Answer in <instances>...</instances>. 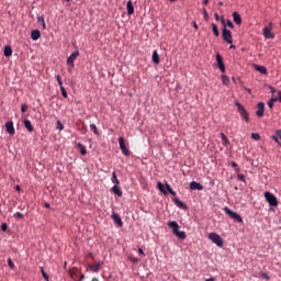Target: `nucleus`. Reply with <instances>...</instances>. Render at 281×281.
<instances>
[{
    "label": "nucleus",
    "mask_w": 281,
    "mask_h": 281,
    "mask_svg": "<svg viewBox=\"0 0 281 281\" xmlns=\"http://www.w3.org/2000/svg\"><path fill=\"white\" fill-rule=\"evenodd\" d=\"M169 227L173 229V234L180 238V240H186L187 234L183 231H180V226L176 221H171L168 223Z\"/></svg>",
    "instance_id": "1"
},
{
    "label": "nucleus",
    "mask_w": 281,
    "mask_h": 281,
    "mask_svg": "<svg viewBox=\"0 0 281 281\" xmlns=\"http://www.w3.org/2000/svg\"><path fill=\"white\" fill-rule=\"evenodd\" d=\"M169 227L173 229V234L180 238V240H186L187 234L183 231H180V226L176 221H171L168 223Z\"/></svg>",
    "instance_id": "2"
},
{
    "label": "nucleus",
    "mask_w": 281,
    "mask_h": 281,
    "mask_svg": "<svg viewBox=\"0 0 281 281\" xmlns=\"http://www.w3.org/2000/svg\"><path fill=\"white\" fill-rule=\"evenodd\" d=\"M235 105L237 106V112L240 115L241 120L248 123L250 121V117L246 108L243 104H240L238 101H235Z\"/></svg>",
    "instance_id": "3"
},
{
    "label": "nucleus",
    "mask_w": 281,
    "mask_h": 281,
    "mask_svg": "<svg viewBox=\"0 0 281 281\" xmlns=\"http://www.w3.org/2000/svg\"><path fill=\"white\" fill-rule=\"evenodd\" d=\"M221 22H222V24H223V30H222V37H223V40H224L226 43H228V44H233L232 32L226 29V24H225L224 18H221Z\"/></svg>",
    "instance_id": "4"
},
{
    "label": "nucleus",
    "mask_w": 281,
    "mask_h": 281,
    "mask_svg": "<svg viewBox=\"0 0 281 281\" xmlns=\"http://www.w3.org/2000/svg\"><path fill=\"white\" fill-rule=\"evenodd\" d=\"M207 238H209V240H211V243H213L217 247L224 246V240L217 233H210Z\"/></svg>",
    "instance_id": "5"
},
{
    "label": "nucleus",
    "mask_w": 281,
    "mask_h": 281,
    "mask_svg": "<svg viewBox=\"0 0 281 281\" xmlns=\"http://www.w3.org/2000/svg\"><path fill=\"white\" fill-rule=\"evenodd\" d=\"M265 199L272 207H277V205H279L277 196L269 191L265 192Z\"/></svg>",
    "instance_id": "6"
},
{
    "label": "nucleus",
    "mask_w": 281,
    "mask_h": 281,
    "mask_svg": "<svg viewBox=\"0 0 281 281\" xmlns=\"http://www.w3.org/2000/svg\"><path fill=\"white\" fill-rule=\"evenodd\" d=\"M273 30V23L270 22L268 26L263 27L262 35L267 40H273L276 37V34L272 33Z\"/></svg>",
    "instance_id": "7"
},
{
    "label": "nucleus",
    "mask_w": 281,
    "mask_h": 281,
    "mask_svg": "<svg viewBox=\"0 0 281 281\" xmlns=\"http://www.w3.org/2000/svg\"><path fill=\"white\" fill-rule=\"evenodd\" d=\"M224 212L225 214H227L228 216H231V218H233L234 221H236L237 223H244L243 217L237 213L232 211L228 207H224Z\"/></svg>",
    "instance_id": "8"
},
{
    "label": "nucleus",
    "mask_w": 281,
    "mask_h": 281,
    "mask_svg": "<svg viewBox=\"0 0 281 281\" xmlns=\"http://www.w3.org/2000/svg\"><path fill=\"white\" fill-rule=\"evenodd\" d=\"M119 147H121V153L125 156H130L131 151L127 149L125 139L123 137H119Z\"/></svg>",
    "instance_id": "9"
},
{
    "label": "nucleus",
    "mask_w": 281,
    "mask_h": 281,
    "mask_svg": "<svg viewBox=\"0 0 281 281\" xmlns=\"http://www.w3.org/2000/svg\"><path fill=\"white\" fill-rule=\"evenodd\" d=\"M79 55L80 53L77 50L76 53L71 54L70 57H68L67 64L69 65V71H71V69L75 67V60Z\"/></svg>",
    "instance_id": "10"
},
{
    "label": "nucleus",
    "mask_w": 281,
    "mask_h": 281,
    "mask_svg": "<svg viewBox=\"0 0 281 281\" xmlns=\"http://www.w3.org/2000/svg\"><path fill=\"white\" fill-rule=\"evenodd\" d=\"M215 58H216L217 67L220 68L221 72L225 74L226 67L223 61V57L221 56V54H216Z\"/></svg>",
    "instance_id": "11"
},
{
    "label": "nucleus",
    "mask_w": 281,
    "mask_h": 281,
    "mask_svg": "<svg viewBox=\"0 0 281 281\" xmlns=\"http://www.w3.org/2000/svg\"><path fill=\"white\" fill-rule=\"evenodd\" d=\"M103 266H104V262L100 261L97 265H90L89 269H90L91 272L98 273L102 269Z\"/></svg>",
    "instance_id": "12"
},
{
    "label": "nucleus",
    "mask_w": 281,
    "mask_h": 281,
    "mask_svg": "<svg viewBox=\"0 0 281 281\" xmlns=\"http://www.w3.org/2000/svg\"><path fill=\"white\" fill-rule=\"evenodd\" d=\"M256 115L258 117H262L265 115V103L263 102H259L257 104V111H256Z\"/></svg>",
    "instance_id": "13"
},
{
    "label": "nucleus",
    "mask_w": 281,
    "mask_h": 281,
    "mask_svg": "<svg viewBox=\"0 0 281 281\" xmlns=\"http://www.w3.org/2000/svg\"><path fill=\"white\" fill-rule=\"evenodd\" d=\"M5 128H7V132L13 136L15 134V130H14V126H13V122L10 121V122H7L5 123Z\"/></svg>",
    "instance_id": "14"
},
{
    "label": "nucleus",
    "mask_w": 281,
    "mask_h": 281,
    "mask_svg": "<svg viewBox=\"0 0 281 281\" xmlns=\"http://www.w3.org/2000/svg\"><path fill=\"white\" fill-rule=\"evenodd\" d=\"M189 188H191V190H199V191L204 190V187L196 181H192Z\"/></svg>",
    "instance_id": "15"
},
{
    "label": "nucleus",
    "mask_w": 281,
    "mask_h": 281,
    "mask_svg": "<svg viewBox=\"0 0 281 281\" xmlns=\"http://www.w3.org/2000/svg\"><path fill=\"white\" fill-rule=\"evenodd\" d=\"M112 218L115 222V224L119 225V227H123L122 218L120 217V215L117 213H113Z\"/></svg>",
    "instance_id": "16"
},
{
    "label": "nucleus",
    "mask_w": 281,
    "mask_h": 281,
    "mask_svg": "<svg viewBox=\"0 0 281 281\" xmlns=\"http://www.w3.org/2000/svg\"><path fill=\"white\" fill-rule=\"evenodd\" d=\"M233 21L237 24L240 25L243 23L241 16L238 12H233Z\"/></svg>",
    "instance_id": "17"
},
{
    "label": "nucleus",
    "mask_w": 281,
    "mask_h": 281,
    "mask_svg": "<svg viewBox=\"0 0 281 281\" xmlns=\"http://www.w3.org/2000/svg\"><path fill=\"white\" fill-rule=\"evenodd\" d=\"M255 70L259 71L262 75L268 74V69L265 66L254 65Z\"/></svg>",
    "instance_id": "18"
},
{
    "label": "nucleus",
    "mask_w": 281,
    "mask_h": 281,
    "mask_svg": "<svg viewBox=\"0 0 281 281\" xmlns=\"http://www.w3.org/2000/svg\"><path fill=\"white\" fill-rule=\"evenodd\" d=\"M112 192H114V194L119 198L123 196V191L120 189L119 184H115L112 188Z\"/></svg>",
    "instance_id": "19"
},
{
    "label": "nucleus",
    "mask_w": 281,
    "mask_h": 281,
    "mask_svg": "<svg viewBox=\"0 0 281 281\" xmlns=\"http://www.w3.org/2000/svg\"><path fill=\"white\" fill-rule=\"evenodd\" d=\"M173 203H176V205H178V207H180L181 210H188L187 204L183 203L180 199H175Z\"/></svg>",
    "instance_id": "20"
},
{
    "label": "nucleus",
    "mask_w": 281,
    "mask_h": 281,
    "mask_svg": "<svg viewBox=\"0 0 281 281\" xmlns=\"http://www.w3.org/2000/svg\"><path fill=\"white\" fill-rule=\"evenodd\" d=\"M135 9H134V4L132 1H127V15H132L134 14Z\"/></svg>",
    "instance_id": "21"
},
{
    "label": "nucleus",
    "mask_w": 281,
    "mask_h": 281,
    "mask_svg": "<svg viewBox=\"0 0 281 281\" xmlns=\"http://www.w3.org/2000/svg\"><path fill=\"white\" fill-rule=\"evenodd\" d=\"M151 60H154V64L158 65L160 63V57L159 54L157 53V50H154L153 55H151Z\"/></svg>",
    "instance_id": "22"
},
{
    "label": "nucleus",
    "mask_w": 281,
    "mask_h": 281,
    "mask_svg": "<svg viewBox=\"0 0 281 281\" xmlns=\"http://www.w3.org/2000/svg\"><path fill=\"white\" fill-rule=\"evenodd\" d=\"M41 37V32L38 30H34L31 34V38L33 41H37Z\"/></svg>",
    "instance_id": "23"
},
{
    "label": "nucleus",
    "mask_w": 281,
    "mask_h": 281,
    "mask_svg": "<svg viewBox=\"0 0 281 281\" xmlns=\"http://www.w3.org/2000/svg\"><path fill=\"white\" fill-rule=\"evenodd\" d=\"M24 125H25L26 130H27L30 133H32V132L34 131V127H33V125H32V123H31L30 120H25V121H24Z\"/></svg>",
    "instance_id": "24"
},
{
    "label": "nucleus",
    "mask_w": 281,
    "mask_h": 281,
    "mask_svg": "<svg viewBox=\"0 0 281 281\" xmlns=\"http://www.w3.org/2000/svg\"><path fill=\"white\" fill-rule=\"evenodd\" d=\"M12 53H13V50H12L11 46L8 45L4 47V56L5 57H11Z\"/></svg>",
    "instance_id": "25"
},
{
    "label": "nucleus",
    "mask_w": 281,
    "mask_h": 281,
    "mask_svg": "<svg viewBox=\"0 0 281 281\" xmlns=\"http://www.w3.org/2000/svg\"><path fill=\"white\" fill-rule=\"evenodd\" d=\"M212 32H213L214 36H216V37L220 36V31L215 23H212Z\"/></svg>",
    "instance_id": "26"
},
{
    "label": "nucleus",
    "mask_w": 281,
    "mask_h": 281,
    "mask_svg": "<svg viewBox=\"0 0 281 281\" xmlns=\"http://www.w3.org/2000/svg\"><path fill=\"white\" fill-rule=\"evenodd\" d=\"M158 190H160V192H162V194H168L166 187L162 182H158Z\"/></svg>",
    "instance_id": "27"
},
{
    "label": "nucleus",
    "mask_w": 281,
    "mask_h": 281,
    "mask_svg": "<svg viewBox=\"0 0 281 281\" xmlns=\"http://www.w3.org/2000/svg\"><path fill=\"white\" fill-rule=\"evenodd\" d=\"M167 188V192H169V194H171L172 196H177L176 191H173V189L171 188V186L169 183L165 184Z\"/></svg>",
    "instance_id": "28"
},
{
    "label": "nucleus",
    "mask_w": 281,
    "mask_h": 281,
    "mask_svg": "<svg viewBox=\"0 0 281 281\" xmlns=\"http://www.w3.org/2000/svg\"><path fill=\"white\" fill-rule=\"evenodd\" d=\"M221 78H222V83L224 86H228L229 85L231 81H229V78L226 75H222Z\"/></svg>",
    "instance_id": "29"
},
{
    "label": "nucleus",
    "mask_w": 281,
    "mask_h": 281,
    "mask_svg": "<svg viewBox=\"0 0 281 281\" xmlns=\"http://www.w3.org/2000/svg\"><path fill=\"white\" fill-rule=\"evenodd\" d=\"M221 138L223 140L224 146H227L231 143L229 139L227 138V136L223 133H221Z\"/></svg>",
    "instance_id": "30"
},
{
    "label": "nucleus",
    "mask_w": 281,
    "mask_h": 281,
    "mask_svg": "<svg viewBox=\"0 0 281 281\" xmlns=\"http://www.w3.org/2000/svg\"><path fill=\"white\" fill-rule=\"evenodd\" d=\"M78 148L80 149L81 155H87L86 146L81 143L78 144Z\"/></svg>",
    "instance_id": "31"
},
{
    "label": "nucleus",
    "mask_w": 281,
    "mask_h": 281,
    "mask_svg": "<svg viewBox=\"0 0 281 281\" xmlns=\"http://www.w3.org/2000/svg\"><path fill=\"white\" fill-rule=\"evenodd\" d=\"M113 183H115V186H120V180L117 179L116 172H113V178H112Z\"/></svg>",
    "instance_id": "32"
},
{
    "label": "nucleus",
    "mask_w": 281,
    "mask_h": 281,
    "mask_svg": "<svg viewBox=\"0 0 281 281\" xmlns=\"http://www.w3.org/2000/svg\"><path fill=\"white\" fill-rule=\"evenodd\" d=\"M37 20L42 24L43 29L45 30L46 29V23H45L44 16H38Z\"/></svg>",
    "instance_id": "33"
},
{
    "label": "nucleus",
    "mask_w": 281,
    "mask_h": 281,
    "mask_svg": "<svg viewBox=\"0 0 281 281\" xmlns=\"http://www.w3.org/2000/svg\"><path fill=\"white\" fill-rule=\"evenodd\" d=\"M276 101H278V98L271 99V100L268 102V106H269L270 109H273Z\"/></svg>",
    "instance_id": "34"
},
{
    "label": "nucleus",
    "mask_w": 281,
    "mask_h": 281,
    "mask_svg": "<svg viewBox=\"0 0 281 281\" xmlns=\"http://www.w3.org/2000/svg\"><path fill=\"white\" fill-rule=\"evenodd\" d=\"M250 137L254 138L255 140H260V139H261L260 134H257V133H252V134L250 135Z\"/></svg>",
    "instance_id": "35"
},
{
    "label": "nucleus",
    "mask_w": 281,
    "mask_h": 281,
    "mask_svg": "<svg viewBox=\"0 0 281 281\" xmlns=\"http://www.w3.org/2000/svg\"><path fill=\"white\" fill-rule=\"evenodd\" d=\"M41 272H42L43 278H44L46 281H49V277H48V274L44 271V268H43V267L41 268Z\"/></svg>",
    "instance_id": "36"
},
{
    "label": "nucleus",
    "mask_w": 281,
    "mask_h": 281,
    "mask_svg": "<svg viewBox=\"0 0 281 281\" xmlns=\"http://www.w3.org/2000/svg\"><path fill=\"white\" fill-rule=\"evenodd\" d=\"M203 19H204L205 21H210V15H209L206 9H203Z\"/></svg>",
    "instance_id": "37"
},
{
    "label": "nucleus",
    "mask_w": 281,
    "mask_h": 281,
    "mask_svg": "<svg viewBox=\"0 0 281 281\" xmlns=\"http://www.w3.org/2000/svg\"><path fill=\"white\" fill-rule=\"evenodd\" d=\"M90 128H91V131L94 132L95 135H99V131H98V127L95 126V124H91Z\"/></svg>",
    "instance_id": "38"
},
{
    "label": "nucleus",
    "mask_w": 281,
    "mask_h": 281,
    "mask_svg": "<svg viewBox=\"0 0 281 281\" xmlns=\"http://www.w3.org/2000/svg\"><path fill=\"white\" fill-rule=\"evenodd\" d=\"M55 78L57 79L59 87H60V88L64 87L63 80H61L60 76H59V75H56Z\"/></svg>",
    "instance_id": "39"
},
{
    "label": "nucleus",
    "mask_w": 281,
    "mask_h": 281,
    "mask_svg": "<svg viewBox=\"0 0 281 281\" xmlns=\"http://www.w3.org/2000/svg\"><path fill=\"white\" fill-rule=\"evenodd\" d=\"M60 90H61V93H63L64 98H68V93H67L64 86L60 87Z\"/></svg>",
    "instance_id": "40"
},
{
    "label": "nucleus",
    "mask_w": 281,
    "mask_h": 281,
    "mask_svg": "<svg viewBox=\"0 0 281 281\" xmlns=\"http://www.w3.org/2000/svg\"><path fill=\"white\" fill-rule=\"evenodd\" d=\"M8 263H9L10 269L13 270L15 268V266H14V263H13L11 258L8 259Z\"/></svg>",
    "instance_id": "41"
},
{
    "label": "nucleus",
    "mask_w": 281,
    "mask_h": 281,
    "mask_svg": "<svg viewBox=\"0 0 281 281\" xmlns=\"http://www.w3.org/2000/svg\"><path fill=\"white\" fill-rule=\"evenodd\" d=\"M261 278L265 279V280H267V281L270 280V276H268V273H266V272H262V273H261Z\"/></svg>",
    "instance_id": "42"
},
{
    "label": "nucleus",
    "mask_w": 281,
    "mask_h": 281,
    "mask_svg": "<svg viewBox=\"0 0 281 281\" xmlns=\"http://www.w3.org/2000/svg\"><path fill=\"white\" fill-rule=\"evenodd\" d=\"M57 128L59 131H63L64 130V124L60 122V121H57Z\"/></svg>",
    "instance_id": "43"
},
{
    "label": "nucleus",
    "mask_w": 281,
    "mask_h": 281,
    "mask_svg": "<svg viewBox=\"0 0 281 281\" xmlns=\"http://www.w3.org/2000/svg\"><path fill=\"white\" fill-rule=\"evenodd\" d=\"M8 228H9V226H8L7 223H3V224L1 225L2 232H8Z\"/></svg>",
    "instance_id": "44"
},
{
    "label": "nucleus",
    "mask_w": 281,
    "mask_h": 281,
    "mask_svg": "<svg viewBox=\"0 0 281 281\" xmlns=\"http://www.w3.org/2000/svg\"><path fill=\"white\" fill-rule=\"evenodd\" d=\"M130 261H132L133 263H138L139 259L136 257H130Z\"/></svg>",
    "instance_id": "45"
},
{
    "label": "nucleus",
    "mask_w": 281,
    "mask_h": 281,
    "mask_svg": "<svg viewBox=\"0 0 281 281\" xmlns=\"http://www.w3.org/2000/svg\"><path fill=\"white\" fill-rule=\"evenodd\" d=\"M226 25L231 29L235 27L234 23L231 20H227Z\"/></svg>",
    "instance_id": "46"
},
{
    "label": "nucleus",
    "mask_w": 281,
    "mask_h": 281,
    "mask_svg": "<svg viewBox=\"0 0 281 281\" xmlns=\"http://www.w3.org/2000/svg\"><path fill=\"white\" fill-rule=\"evenodd\" d=\"M27 105L26 104H22L21 105V111L23 112V113H25L26 111H27Z\"/></svg>",
    "instance_id": "47"
},
{
    "label": "nucleus",
    "mask_w": 281,
    "mask_h": 281,
    "mask_svg": "<svg viewBox=\"0 0 281 281\" xmlns=\"http://www.w3.org/2000/svg\"><path fill=\"white\" fill-rule=\"evenodd\" d=\"M14 217H15V218H23V214L20 213V212H16V213L14 214Z\"/></svg>",
    "instance_id": "48"
},
{
    "label": "nucleus",
    "mask_w": 281,
    "mask_h": 281,
    "mask_svg": "<svg viewBox=\"0 0 281 281\" xmlns=\"http://www.w3.org/2000/svg\"><path fill=\"white\" fill-rule=\"evenodd\" d=\"M237 178L239 181L245 182V176L244 175H237Z\"/></svg>",
    "instance_id": "49"
},
{
    "label": "nucleus",
    "mask_w": 281,
    "mask_h": 281,
    "mask_svg": "<svg viewBox=\"0 0 281 281\" xmlns=\"http://www.w3.org/2000/svg\"><path fill=\"white\" fill-rule=\"evenodd\" d=\"M85 280V274H81L79 281H83ZM92 281H99L98 278H93Z\"/></svg>",
    "instance_id": "50"
},
{
    "label": "nucleus",
    "mask_w": 281,
    "mask_h": 281,
    "mask_svg": "<svg viewBox=\"0 0 281 281\" xmlns=\"http://www.w3.org/2000/svg\"><path fill=\"white\" fill-rule=\"evenodd\" d=\"M243 89L246 90L249 94L252 93L251 89H248L247 87L243 86Z\"/></svg>",
    "instance_id": "51"
},
{
    "label": "nucleus",
    "mask_w": 281,
    "mask_h": 281,
    "mask_svg": "<svg viewBox=\"0 0 281 281\" xmlns=\"http://www.w3.org/2000/svg\"><path fill=\"white\" fill-rule=\"evenodd\" d=\"M138 254H140V256L145 257V252L142 248H138Z\"/></svg>",
    "instance_id": "52"
},
{
    "label": "nucleus",
    "mask_w": 281,
    "mask_h": 281,
    "mask_svg": "<svg viewBox=\"0 0 281 281\" xmlns=\"http://www.w3.org/2000/svg\"><path fill=\"white\" fill-rule=\"evenodd\" d=\"M214 18H215L216 21L221 20L218 13H214Z\"/></svg>",
    "instance_id": "53"
},
{
    "label": "nucleus",
    "mask_w": 281,
    "mask_h": 281,
    "mask_svg": "<svg viewBox=\"0 0 281 281\" xmlns=\"http://www.w3.org/2000/svg\"><path fill=\"white\" fill-rule=\"evenodd\" d=\"M193 29L194 30H199V26H198V24L195 22H193Z\"/></svg>",
    "instance_id": "54"
},
{
    "label": "nucleus",
    "mask_w": 281,
    "mask_h": 281,
    "mask_svg": "<svg viewBox=\"0 0 281 281\" xmlns=\"http://www.w3.org/2000/svg\"><path fill=\"white\" fill-rule=\"evenodd\" d=\"M209 2H210V0H203V4H204V5H207Z\"/></svg>",
    "instance_id": "55"
},
{
    "label": "nucleus",
    "mask_w": 281,
    "mask_h": 281,
    "mask_svg": "<svg viewBox=\"0 0 281 281\" xmlns=\"http://www.w3.org/2000/svg\"><path fill=\"white\" fill-rule=\"evenodd\" d=\"M15 189H16L18 192H21V187L20 186H16Z\"/></svg>",
    "instance_id": "56"
},
{
    "label": "nucleus",
    "mask_w": 281,
    "mask_h": 281,
    "mask_svg": "<svg viewBox=\"0 0 281 281\" xmlns=\"http://www.w3.org/2000/svg\"><path fill=\"white\" fill-rule=\"evenodd\" d=\"M279 101L281 102V91L278 92Z\"/></svg>",
    "instance_id": "57"
},
{
    "label": "nucleus",
    "mask_w": 281,
    "mask_h": 281,
    "mask_svg": "<svg viewBox=\"0 0 281 281\" xmlns=\"http://www.w3.org/2000/svg\"><path fill=\"white\" fill-rule=\"evenodd\" d=\"M237 166L238 165L235 161L232 162V167H237Z\"/></svg>",
    "instance_id": "58"
},
{
    "label": "nucleus",
    "mask_w": 281,
    "mask_h": 281,
    "mask_svg": "<svg viewBox=\"0 0 281 281\" xmlns=\"http://www.w3.org/2000/svg\"><path fill=\"white\" fill-rule=\"evenodd\" d=\"M45 207L49 209L50 204L49 203H45Z\"/></svg>",
    "instance_id": "59"
},
{
    "label": "nucleus",
    "mask_w": 281,
    "mask_h": 281,
    "mask_svg": "<svg viewBox=\"0 0 281 281\" xmlns=\"http://www.w3.org/2000/svg\"><path fill=\"white\" fill-rule=\"evenodd\" d=\"M272 138L276 140V142H279V138L277 136H272Z\"/></svg>",
    "instance_id": "60"
},
{
    "label": "nucleus",
    "mask_w": 281,
    "mask_h": 281,
    "mask_svg": "<svg viewBox=\"0 0 281 281\" xmlns=\"http://www.w3.org/2000/svg\"><path fill=\"white\" fill-rule=\"evenodd\" d=\"M270 90L271 92H276L274 88L273 87H270Z\"/></svg>",
    "instance_id": "61"
},
{
    "label": "nucleus",
    "mask_w": 281,
    "mask_h": 281,
    "mask_svg": "<svg viewBox=\"0 0 281 281\" xmlns=\"http://www.w3.org/2000/svg\"><path fill=\"white\" fill-rule=\"evenodd\" d=\"M205 281H214V279L210 278V279H206Z\"/></svg>",
    "instance_id": "62"
},
{
    "label": "nucleus",
    "mask_w": 281,
    "mask_h": 281,
    "mask_svg": "<svg viewBox=\"0 0 281 281\" xmlns=\"http://www.w3.org/2000/svg\"><path fill=\"white\" fill-rule=\"evenodd\" d=\"M218 5H220V7H223V5H224V3H223V2H218Z\"/></svg>",
    "instance_id": "63"
},
{
    "label": "nucleus",
    "mask_w": 281,
    "mask_h": 281,
    "mask_svg": "<svg viewBox=\"0 0 281 281\" xmlns=\"http://www.w3.org/2000/svg\"><path fill=\"white\" fill-rule=\"evenodd\" d=\"M229 48H236V46H234V45H231V46H229Z\"/></svg>",
    "instance_id": "64"
}]
</instances>
